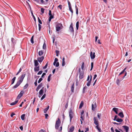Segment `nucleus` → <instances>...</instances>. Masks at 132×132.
I'll return each instance as SVG.
<instances>
[{
    "label": "nucleus",
    "mask_w": 132,
    "mask_h": 132,
    "mask_svg": "<svg viewBox=\"0 0 132 132\" xmlns=\"http://www.w3.org/2000/svg\"><path fill=\"white\" fill-rule=\"evenodd\" d=\"M44 88V87H43L40 90L39 92V95L38 96L39 97H40L41 96H42L43 93V89Z\"/></svg>",
    "instance_id": "nucleus-7"
},
{
    "label": "nucleus",
    "mask_w": 132,
    "mask_h": 132,
    "mask_svg": "<svg viewBox=\"0 0 132 132\" xmlns=\"http://www.w3.org/2000/svg\"><path fill=\"white\" fill-rule=\"evenodd\" d=\"M21 83V82L19 81H18L16 85L14 86V87L15 88H16L20 85Z\"/></svg>",
    "instance_id": "nucleus-15"
},
{
    "label": "nucleus",
    "mask_w": 132,
    "mask_h": 132,
    "mask_svg": "<svg viewBox=\"0 0 132 132\" xmlns=\"http://www.w3.org/2000/svg\"><path fill=\"white\" fill-rule=\"evenodd\" d=\"M122 127L124 128L126 132H128V131L129 128L126 126H122Z\"/></svg>",
    "instance_id": "nucleus-14"
},
{
    "label": "nucleus",
    "mask_w": 132,
    "mask_h": 132,
    "mask_svg": "<svg viewBox=\"0 0 132 132\" xmlns=\"http://www.w3.org/2000/svg\"><path fill=\"white\" fill-rule=\"evenodd\" d=\"M79 78L80 79H82L84 77V72L81 71L80 68L79 69Z\"/></svg>",
    "instance_id": "nucleus-3"
},
{
    "label": "nucleus",
    "mask_w": 132,
    "mask_h": 132,
    "mask_svg": "<svg viewBox=\"0 0 132 132\" xmlns=\"http://www.w3.org/2000/svg\"><path fill=\"white\" fill-rule=\"evenodd\" d=\"M69 10L71 12L72 14V15L73 13V11L72 9L71 6L69 7Z\"/></svg>",
    "instance_id": "nucleus-31"
},
{
    "label": "nucleus",
    "mask_w": 132,
    "mask_h": 132,
    "mask_svg": "<svg viewBox=\"0 0 132 132\" xmlns=\"http://www.w3.org/2000/svg\"><path fill=\"white\" fill-rule=\"evenodd\" d=\"M38 22L40 24H42V22L41 21V20L38 17Z\"/></svg>",
    "instance_id": "nucleus-40"
},
{
    "label": "nucleus",
    "mask_w": 132,
    "mask_h": 132,
    "mask_svg": "<svg viewBox=\"0 0 132 132\" xmlns=\"http://www.w3.org/2000/svg\"><path fill=\"white\" fill-rule=\"evenodd\" d=\"M75 129V128L74 126H72L71 127H70L69 129V131L72 132Z\"/></svg>",
    "instance_id": "nucleus-20"
},
{
    "label": "nucleus",
    "mask_w": 132,
    "mask_h": 132,
    "mask_svg": "<svg viewBox=\"0 0 132 132\" xmlns=\"http://www.w3.org/2000/svg\"><path fill=\"white\" fill-rule=\"evenodd\" d=\"M97 76V75L96 74L94 75V77H93V80L95 79L96 78V77Z\"/></svg>",
    "instance_id": "nucleus-58"
},
{
    "label": "nucleus",
    "mask_w": 132,
    "mask_h": 132,
    "mask_svg": "<svg viewBox=\"0 0 132 132\" xmlns=\"http://www.w3.org/2000/svg\"><path fill=\"white\" fill-rule=\"evenodd\" d=\"M112 110L114 111L116 114H118V109L116 108H113Z\"/></svg>",
    "instance_id": "nucleus-17"
},
{
    "label": "nucleus",
    "mask_w": 132,
    "mask_h": 132,
    "mask_svg": "<svg viewBox=\"0 0 132 132\" xmlns=\"http://www.w3.org/2000/svg\"><path fill=\"white\" fill-rule=\"evenodd\" d=\"M44 57L43 56L40 57H38L37 58V60L40 63L42 62L44 59Z\"/></svg>",
    "instance_id": "nucleus-13"
},
{
    "label": "nucleus",
    "mask_w": 132,
    "mask_h": 132,
    "mask_svg": "<svg viewBox=\"0 0 132 132\" xmlns=\"http://www.w3.org/2000/svg\"><path fill=\"white\" fill-rule=\"evenodd\" d=\"M117 115L115 116L113 120H116L117 119Z\"/></svg>",
    "instance_id": "nucleus-52"
},
{
    "label": "nucleus",
    "mask_w": 132,
    "mask_h": 132,
    "mask_svg": "<svg viewBox=\"0 0 132 132\" xmlns=\"http://www.w3.org/2000/svg\"><path fill=\"white\" fill-rule=\"evenodd\" d=\"M121 80H120L119 79H117L116 81V82L118 85H119V83Z\"/></svg>",
    "instance_id": "nucleus-37"
},
{
    "label": "nucleus",
    "mask_w": 132,
    "mask_h": 132,
    "mask_svg": "<svg viewBox=\"0 0 132 132\" xmlns=\"http://www.w3.org/2000/svg\"><path fill=\"white\" fill-rule=\"evenodd\" d=\"M44 9L43 8H41V12H42V14H43L44 13Z\"/></svg>",
    "instance_id": "nucleus-41"
},
{
    "label": "nucleus",
    "mask_w": 132,
    "mask_h": 132,
    "mask_svg": "<svg viewBox=\"0 0 132 132\" xmlns=\"http://www.w3.org/2000/svg\"><path fill=\"white\" fill-rule=\"evenodd\" d=\"M18 100H17V99H16V101L14 102L11 103L10 104V105H15L18 103Z\"/></svg>",
    "instance_id": "nucleus-16"
},
{
    "label": "nucleus",
    "mask_w": 132,
    "mask_h": 132,
    "mask_svg": "<svg viewBox=\"0 0 132 132\" xmlns=\"http://www.w3.org/2000/svg\"><path fill=\"white\" fill-rule=\"evenodd\" d=\"M126 68H127L126 67L125 68H124V69L121 72H120L119 73V75H120L123 73L125 72V71L126 70Z\"/></svg>",
    "instance_id": "nucleus-29"
},
{
    "label": "nucleus",
    "mask_w": 132,
    "mask_h": 132,
    "mask_svg": "<svg viewBox=\"0 0 132 132\" xmlns=\"http://www.w3.org/2000/svg\"><path fill=\"white\" fill-rule=\"evenodd\" d=\"M59 51H58L56 50L55 51V53L56 54V56H58L59 54Z\"/></svg>",
    "instance_id": "nucleus-46"
},
{
    "label": "nucleus",
    "mask_w": 132,
    "mask_h": 132,
    "mask_svg": "<svg viewBox=\"0 0 132 132\" xmlns=\"http://www.w3.org/2000/svg\"><path fill=\"white\" fill-rule=\"evenodd\" d=\"M65 61H62V66H64L65 65Z\"/></svg>",
    "instance_id": "nucleus-48"
},
{
    "label": "nucleus",
    "mask_w": 132,
    "mask_h": 132,
    "mask_svg": "<svg viewBox=\"0 0 132 132\" xmlns=\"http://www.w3.org/2000/svg\"><path fill=\"white\" fill-rule=\"evenodd\" d=\"M35 65V66H37L39 64V63L37 60H34Z\"/></svg>",
    "instance_id": "nucleus-23"
},
{
    "label": "nucleus",
    "mask_w": 132,
    "mask_h": 132,
    "mask_svg": "<svg viewBox=\"0 0 132 132\" xmlns=\"http://www.w3.org/2000/svg\"><path fill=\"white\" fill-rule=\"evenodd\" d=\"M24 93V92L23 91H21L20 93L17 96V100L18 99H19L21 96H22L23 95V94Z\"/></svg>",
    "instance_id": "nucleus-6"
},
{
    "label": "nucleus",
    "mask_w": 132,
    "mask_h": 132,
    "mask_svg": "<svg viewBox=\"0 0 132 132\" xmlns=\"http://www.w3.org/2000/svg\"><path fill=\"white\" fill-rule=\"evenodd\" d=\"M118 115L121 118H123L124 117L123 114L122 112L119 113L118 114Z\"/></svg>",
    "instance_id": "nucleus-21"
},
{
    "label": "nucleus",
    "mask_w": 132,
    "mask_h": 132,
    "mask_svg": "<svg viewBox=\"0 0 132 132\" xmlns=\"http://www.w3.org/2000/svg\"><path fill=\"white\" fill-rule=\"evenodd\" d=\"M49 105H48L47 107L44 110V113H46L47 112V110L49 109Z\"/></svg>",
    "instance_id": "nucleus-22"
},
{
    "label": "nucleus",
    "mask_w": 132,
    "mask_h": 132,
    "mask_svg": "<svg viewBox=\"0 0 132 132\" xmlns=\"http://www.w3.org/2000/svg\"><path fill=\"white\" fill-rule=\"evenodd\" d=\"M48 14H49V15H52L51 11V10H50L49 11Z\"/></svg>",
    "instance_id": "nucleus-60"
},
{
    "label": "nucleus",
    "mask_w": 132,
    "mask_h": 132,
    "mask_svg": "<svg viewBox=\"0 0 132 132\" xmlns=\"http://www.w3.org/2000/svg\"><path fill=\"white\" fill-rule=\"evenodd\" d=\"M43 84L42 83H40L39 84L36 89V91L38 92L39 89L43 86Z\"/></svg>",
    "instance_id": "nucleus-12"
},
{
    "label": "nucleus",
    "mask_w": 132,
    "mask_h": 132,
    "mask_svg": "<svg viewBox=\"0 0 132 132\" xmlns=\"http://www.w3.org/2000/svg\"><path fill=\"white\" fill-rule=\"evenodd\" d=\"M43 54V51L41 50L39 51L38 52V55L40 56L42 55Z\"/></svg>",
    "instance_id": "nucleus-24"
},
{
    "label": "nucleus",
    "mask_w": 132,
    "mask_h": 132,
    "mask_svg": "<svg viewBox=\"0 0 132 132\" xmlns=\"http://www.w3.org/2000/svg\"><path fill=\"white\" fill-rule=\"evenodd\" d=\"M46 96V94H44V95L41 98L40 100H42L44 98H45Z\"/></svg>",
    "instance_id": "nucleus-34"
},
{
    "label": "nucleus",
    "mask_w": 132,
    "mask_h": 132,
    "mask_svg": "<svg viewBox=\"0 0 132 132\" xmlns=\"http://www.w3.org/2000/svg\"><path fill=\"white\" fill-rule=\"evenodd\" d=\"M62 7V6L61 5H60L58 6V7L59 8L61 9V10Z\"/></svg>",
    "instance_id": "nucleus-47"
},
{
    "label": "nucleus",
    "mask_w": 132,
    "mask_h": 132,
    "mask_svg": "<svg viewBox=\"0 0 132 132\" xmlns=\"http://www.w3.org/2000/svg\"><path fill=\"white\" fill-rule=\"evenodd\" d=\"M25 116V114H22L21 116V119L23 120L24 119V117Z\"/></svg>",
    "instance_id": "nucleus-26"
},
{
    "label": "nucleus",
    "mask_w": 132,
    "mask_h": 132,
    "mask_svg": "<svg viewBox=\"0 0 132 132\" xmlns=\"http://www.w3.org/2000/svg\"><path fill=\"white\" fill-rule=\"evenodd\" d=\"M47 63L45 65V66L43 67V69H46L47 68Z\"/></svg>",
    "instance_id": "nucleus-50"
},
{
    "label": "nucleus",
    "mask_w": 132,
    "mask_h": 132,
    "mask_svg": "<svg viewBox=\"0 0 132 132\" xmlns=\"http://www.w3.org/2000/svg\"><path fill=\"white\" fill-rule=\"evenodd\" d=\"M15 114L14 113H12L11 115V117H13V116Z\"/></svg>",
    "instance_id": "nucleus-59"
},
{
    "label": "nucleus",
    "mask_w": 132,
    "mask_h": 132,
    "mask_svg": "<svg viewBox=\"0 0 132 132\" xmlns=\"http://www.w3.org/2000/svg\"><path fill=\"white\" fill-rule=\"evenodd\" d=\"M84 62H82V64L81 66V68L82 70H84Z\"/></svg>",
    "instance_id": "nucleus-32"
},
{
    "label": "nucleus",
    "mask_w": 132,
    "mask_h": 132,
    "mask_svg": "<svg viewBox=\"0 0 132 132\" xmlns=\"http://www.w3.org/2000/svg\"><path fill=\"white\" fill-rule=\"evenodd\" d=\"M39 30L40 31L41 28V26L39 24H38Z\"/></svg>",
    "instance_id": "nucleus-49"
},
{
    "label": "nucleus",
    "mask_w": 132,
    "mask_h": 132,
    "mask_svg": "<svg viewBox=\"0 0 132 132\" xmlns=\"http://www.w3.org/2000/svg\"><path fill=\"white\" fill-rule=\"evenodd\" d=\"M96 107V102L93 103L92 105V109L93 110H95V109Z\"/></svg>",
    "instance_id": "nucleus-11"
},
{
    "label": "nucleus",
    "mask_w": 132,
    "mask_h": 132,
    "mask_svg": "<svg viewBox=\"0 0 132 132\" xmlns=\"http://www.w3.org/2000/svg\"><path fill=\"white\" fill-rule=\"evenodd\" d=\"M93 62H92L91 63V68L90 69V70L91 71L93 69Z\"/></svg>",
    "instance_id": "nucleus-42"
},
{
    "label": "nucleus",
    "mask_w": 132,
    "mask_h": 132,
    "mask_svg": "<svg viewBox=\"0 0 132 132\" xmlns=\"http://www.w3.org/2000/svg\"><path fill=\"white\" fill-rule=\"evenodd\" d=\"M42 73V71H39L37 73L38 75H41Z\"/></svg>",
    "instance_id": "nucleus-55"
},
{
    "label": "nucleus",
    "mask_w": 132,
    "mask_h": 132,
    "mask_svg": "<svg viewBox=\"0 0 132 132\" xmlns=\"http://www.w3.org/2000/svg\"><path fill=\"white\" fill-rule=\"evenodd\" d=\"M79 22L78 21H77L76 23V28L77 30H78L79 28Z\"/></svg>",
    "instance_id": "nucleus-33"
},
{
    "label": "nucleus",
    "mask_w": 132,
    "mask_h": 132,
    "mask_svg": "<svg viewBox=\"0 0 132 132\" xmlns=\"http://www.w3.org/2000/svg\"><path fill=\"white\" fill-rule=\"evenodd\" d=\"M69 29L71 32H74V30L73 26V24L72 23H71V24L69 27Z\"/></svg>",
    "instance_id": "nucleus-8"
},
{
    "label": "nucleus",
    "mask_w": 132,
    "mask_h": 132,
    "mask_svg": "<svg viewBox=\"0 0 132 132\" xmlns=\"http://www.w3.org/2000/svg\"><path fill=\"white\" fill-rule=\"evenodd\" d=\"M96 128L99 131H100L101 130V129L99 128L98 125H96Z\"/></svg>",
    "instance_id": "nucleus-39"
},
{
    "label": "nucleus",
    "mask_w": 132,
    "mask_h": 132,
    "mask_svg": "<svg viewBox=\"0 0 132 132\" xmlns=\"http://www.w3.org/2000/svg\"><path fill=\"white\" fill-rule=\"evenodd\" d=\"M61 123V121H60V119L58 118L57 120L56 121L55 125V128L56 129H58L59 127L60 126V125Z\"/></svg>",
    "instance_id": "nucleus-2"
},
{
    "label": "nucleus",
    "mask_w": 132,
    "mask_h": 132,
    "mask_svg": "<svg viewBox=\"0 0 132 132\" xmlns=\"http://www.w3.org/2000/svg\"><path fill=\"white\" fill-rule=\"evenodd\" d=\"M94 123L96 125H99L98 121V119H97V118L95 117H94Z\"/></svg>",
    "instance_id": "nucleus-10"
},
{
    "label": "nucleus",
    "mask_w": 132,
    "mask_h": 132,
    "mask_svg": "<svg viewBox=\"0 0 132 132\" xmlns=\"http://www.w3.org/2000/svg\"><path fill=\"white\" fill-rule=\"evenodd\" d=\"M11 41H12V43L14 45L16 43V42H15V40L13 38H11Z\"/></svg>",
    "instance_id": "nucleus-28"
},
{
    "label": "nucleus",
    "mask_w": 132,
    "mask_h": 132,
    "mask_svg": "<svg viewBox=\"0 0 132 132\" xmlns=\"http://www.w3.org/2000/svg\"><path fill=\"white\" fill-rule=\"evenodd\" d=\"M83 105H84V103H83V101H82L81 102V103L80 104V105L79 106V109L81 108H82V107L83 106Z\"/></svg>",
    "instance_id": "nucleus-27"
},
{
    "label": "nucleus",
    "mask_w": 132,
    "mask_h": 132,
    "mask_svg": "<svg viewBox=\"0 0 132 132\" xmlns=\"http://www.w3.org/2000/svg\"><path fill=\"white\" fill-rule=\"evenodd\" d=\"M39 66H38V67L36 66L34 68V70L35 72H37L39 70Z\"/></svg>",
    "instance_id": "nucleus-18"
},
{
    "label": "nucleus",
    "mask_w": 132,
    "mask_h": 132,
    "mask_svg": "<svg viewBox=\"0 0 132 132\" xmlns=\"http://www.w3.org/2000/svg\"><path fill=\"white\" fill-rule=\"evenodd\" d=\"M90 56L92 59H94L95 56V52H94L93 53L92 52H90Z\"/></svg>",
    "instance_id": "nucleus-9"
},
{
    "label": "nucleus",
    "mask_w": 132,
    "mask_h": 132,
    "mask_svg": "<svg viewBox=\"0 0 132 132\" xmlns=\"http://www.w3.org/2000/svg\"><path fill=\"white\" fill-rule=\"evenodd\" d=\"M59 63L58 62L56 63V65H55V66L56 67H58L59 66Z\"/></svg>",
    "instance_id": "nucleus-51"
},
{
    "label": "nucleus",
    "mask_w": 132,
    "mask_h": 132,
    "mask_svg": "<svg viewBox=\"0 0 132 132\" xmlns=\"http://www.w3.org/2000/svg\"><path fill=\"white\" fill-rule=\"evenodd\" d=\"M78 8L77 7H76V14H78Z\"/></svg>",
    "instance_id": "nucleus-62"
},
{
    "label": "nucleus",
    "mask_w": 132,
    "mask_h": 132,
    "mask_svg": "<svg viewBox=\"0 0 132 132\" xmlns=\"http://www.w3.org/2000/svg\"><path fill=\"white\" fill-rule=\"evenodd\" d=\"M15 79H16V77H14L12 79V82L11 83V84H12L14 83V81H15Z\"/></svg>",
    "instance_id": "nucleus-35"
},
{
    "label": "nucleus",
    "mask_w": 132,
    "mask_h": 132,
    "mask_svg": "<svg viewBox=\"0 0 132 132\" xmlns=\"http://www.w3.org/2000/svg\"><path fill=\"white\" fill-rule=\"evenodd\" d=\"M51 74H50L48 76V77L47 80L49 82L50 81V80H51L50 78H51Z\"/></svg>",
    "instance_id": "nucleus-36"
},
{
    "label": "nucleus",
    "mask_w": 132,
    "mask_h": 132,
    "mask_svg": "<svg viewBox=\"0 0 132 132\" xmlns=\"http://www.w3.org/2000/svg\"><path fill=\"white\" fill-rule=\"evenodd\" d=\"M117 122H122L123 121V120L119 118H118L117 120H116Z\"/></svg>",
    "instance_id": "nucleus-25"
},
{
    "label": "nucleus",
    "mask_w": 132,
    "mask_h": 132,
    "mask_svg": "<svg viewBox=\"0 0 132 132\" xmlns=\"http://www.w3.org/2000/svg\"><path fill=\"white\" fill-rule=\"evenodd\" d=\"M39 132H45L46 131L43 129H41L40 130H39Z\"/></svg>",
    "instance_id": "nucleus-53"
},
{
    "label": "nucleus",
    "mask_w": 132,
    "mask_h": 132,
    "mask_svg": "<svg viewBox=\"0 0 132 132\" xmlns=\"http://www.w3.org/2000/svg\"><path fill=\"white\" fill-rule=\"evenodd\" d=\"M91 81L92 80H91V79H90L88 81L87 83V86H90Z\"/></svg>",
    "instance_id": "nucleus-30"
},
{
    "label": "nucleus",
    "mask_w": 132,
    "mask_h": 132,
    "mask_svg": "<svg viewBox=\"0 0 132 132\" xmlns=\"http://www.w3.org/2000/svg\"><path fill=\"white\" fill-rule=\"evenodd\" d=\"M62 27L63 26L62 24L60 23H58L56 26V31H59L62 28Z\"/></svg>",
    "instance_id": "nucleus-1"
},
{
    "label": "nucleus",
    "mask_w": 132,
    "mask_h": 132,
    "mask_svg": "<svg viewBox=\"0 0 132 132\" xmlns=\"http://www.w3.org/2000/svg\"><path fill=\"white\" fill-rule=\"evenodd\" d=\"M33 36H32L31 38V43H34V41H33Z\"/></svg>",
    "instance_id": "nucleus-43"
},
{
    "label": "nucleus",
    "mask_w": 132,
    "mask_h": 132,
    "mask_svg": "<svg viewBox=\"0 0 132 132\" xmlns=\"http://www.w3.org/2000/svg\"><path fill=\"white\" fill-rule=\"evenodd\" d=\"M43 79L42 78H40L38 80V83H39L41 82V81Z\"/></svg>",
    "instance_id": "nucleus-45"
},
{
    "label": "nucleus",
    "mask_w": 132,
    "mask_h": 132,
    "mask_svg": "<svg viewBox=\"0 0 132 132\" xmlns=\"http://www.w3.org/2000/svg\"><path fill=\"white\" fill-rule=\"evenodd\" d=\"M46 75V73H43L41 76L42 78H43L44 77V76L45 75Z\"/></svg>",
    "instance_id": "nucleus-56"
},
{
    "label": "nucleus",
    "mask_w": 132,
    "mask_h": 132,
    "mask_svg": "<svg viewBox=\"0 0 132 132\" xmlns=\"http://www.w3.org/2000/svg\"><path fill=\"white\" fill-rule=\"evenodd\" d=\"M43 48L44 49H45L46 48V46L45 43L44 44Z\"/></svg>",
    "instance_id": "nucleus-44"
},
{
    "label": "nucleus",
    "mask_w": 132,
    "mask_h": 132,
    "mask_svg": "<svg viewBox=\"0 0 132 132\" xmlns=\"http://www.w3.org/2000/svg\"><path fill=\"white\" fill-rule=\"evenodd\" d=\"M68 3L69 7L71 6L70 2L69 1H68Z\"/></svg>",
    "instance_id": "nucleus-57"
},
{
    "label": "nucleus",
    "mask_w": 132,
    "mask_h": 132,
    "mask_svg": "<svg viewBox=\"0 0 132 132\" xmlns=\"http://www.w3.org/2000/svg\"><path fill=\"white\" fill-rule=\"evenodd\" d=\"M73 113L71 109H70V110L69 112V116L70 118V121H71V120L73 118Z\"/></svg>",
    "instance_id": "nucleus-5"
},
{
    "label": "nucleus",
    "mask_w": 132,
    "mask_h": 132,
    "mask_svg": "<svg viewBox=\"0 0 132 132\" xmlns=\"http://www.w3.org/2000/svg\"><path fill=\"white\" fill-rule=\"evenodd\" d=\"M50 16L49 18L52 19L54 18V16L52 15H49Z\"/></svg>",
    "instance_id": "nucleus-63"
},
{
    "label": "nucleus",
    "mask_w": 132,
    "mask_h": 132,
    "mask_svg": "<svg viewBox=\"0 0 132 132\" xmlns=\"http://www.w3.org/2000/svg\"><path fill=\"white\" fill-rule=\"evenodd\" d=\"M28 84H26V85L24 86L23 88L24 89H26L28 86Z\"/></svg>",
    "instance_id": "nucleus-38"
},
{
    "label": "nucleus",
    "mask_w": 132,
    "mask_h": 132,
    "mask_svg": "<svg viewBox=\"0 0 132 132\" xmlns=\"http://www.w3.org/2000/svg\"><path fill=\"white\" fill-rule=\"evenodd\" d=\"M26 76V74L24 73H23L21 75V77H19V81L21 83L23 81V79Z\"/></svg>",
    "instance_id": "nucleus-4"
},
{
    "label": "nucleus",
    "mask_w": 132,
    "mask_h": 132,
    "mask_svg": "<svg viewBox=\"0 0 132 132\" xmlns=\"http://www.w3.org/2000/svg\"><path fill=\"white\" fill-rule=\"evenodd\" d=\"M74 84L73 83V84L72 85L71 87V91L73 93L74 91Z\"/></svg>",
    "instance_id": "nucleus-19"
},
{
    "label": "nucleus",
    "mask_w": 132,
    "mask_h": 132,
    "mask_svg": "<svg viewBox=\"0 0 132 132\" xmlns=\"http://www.w3.org/2000/svg\"><path fill=\"white\" fill-rule=\"evenodd\" d=\"M45 116L46 119H47V117H48V114H45Z\"/></svg>",
    "instance_id": "nucleus-61"
},
{
    "label": "nucleus",
    "mask_w": 132,
    "mask_h": 132,
    "mask_svg": "<svg viewBox=\"0 0 132 132\" xmlns=\"http://www.w3.org/2000/svg\"><path fill=\"white\" fill-rule=\"evenodd\" d=\"M31 14H32V16H33V18L34 19V21H36V18H35V17L33 15V13L32 12H31Z\"/></svg>",
    "instance_id": "nucleus-54"
},
{
    "label": "nucleus",
    "mask_w": 132,
    "mask_h": 132,
    "mask_svg": "<svg viewBox=\"0 0 132 132\" xmlns=\"http://www.w3.org/2000/svg\"><path fill=\"white\" fill-rule=\"evenodd\" d=\"M20 128L22 131L23 130V127L22 126H21L20 127Z\"/></svg>",
    "instance_id": "nucleus-64"
}]
</instances>
